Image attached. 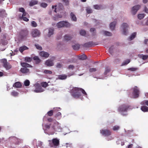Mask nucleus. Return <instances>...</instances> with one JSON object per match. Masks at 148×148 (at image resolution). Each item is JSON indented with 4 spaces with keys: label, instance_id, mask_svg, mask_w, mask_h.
Listing matches in <instances>:
<instances>
[{
    "label": "nucleus",
    "instance_id": "obj_32",
    "mask_svg": "<svg viewBox=\"0 0 148 148\" xmlns=\"http://www.w3.org/2000/svg\"><path fill=\"white\" fill-rule=\"evenodd\" d=\"M71 16L72 20L74 21H76L77 20L76 17L75 16L73 12L71 13Z\"/></svg>",
    "mask_w": 148,
    "mask_h": 148
},
{
    "label": "nucleus",
    "instance_id": "obj_33",
    "mask_svg": "<svg viewBox=\"0 0 148 148\" xmlns=\"http://www.w3.org/2000/svg\"><path fill=\"white\" fill-rule=\"evenodd\" d=\"M37 145L40 147V148H44V145L42 142L41 141H39L37 142Z\"/></svg>",
    "mask_w": 148,
    "mask_h": 148
},
{
    "label": "nucleus",
    "instance_id": "obj_29",
    "mask_svg": "<svg viewBox=\"0 0 148 148\" xmlns=\"http://www.w3.org/2000/svg\"><path fill=\"white\" fill-rule=\"evenodd\" d=\"M141 110L144 112H147L148 111V107L146 106H143L141 107Z\"/></svg>",
    "mask_w": 148,
    "mask_h": 148
},
{
    "label": "nucleus",
    "instance_id": "obj_59",
    "mask_svg": "<svg viewBox=\"0 0 148 148\" xmlns=\"http://www.w3.org/2000/svg\"><path fill=\"white\" fill-rule=\"evenodd\" d=\"M19 12L23 13L25 11V10L23 8H21L19 9Z\"/></svg>",
    "mask_w": 148,
    "mask_h": 148
},
{
    "label": "nucleus",
    "instance_id": "obj_44",
    "mask_svg": "<svg viewBox=\"0 0 148 148\" xmlns=\"http://www.w3.org/2000/svg\"><path fill=\"white\" fill-rule=\"evenodd\" d=\"M97 69L95 68H91L89 69V71L90 73H92L96 71Z\"/></svg>",
    "mask_w": 148,
    "mask_h": 148
},
{
    "label": "nucleus",
    "instance_id": "obj_56",
    "mask_svg": "<svg viewBox=\"0 0 148 148\" xmlns=\"http://www.w3.org/2000/svg\"><path fill=\"white\" fill-rule=\"evenodd\" d=\"M114 49V47L113 46H112L110 47L109 48V52L111 54L113 53V50Z\"/></svg>",
    "mask_w": 148,
    "mask_h": 148
},
{
    "label": "nucleus",
    "instance_id": "obj_9",
    "mask_svg": "<svg viewBox=\"0 0 148 148\" xmlns=\"http://www.w3.org/2000/svg\"><path fill=\"white\" fill-rule=\"evenodd\" d=\"M34 86L36 89L33 90V91L35 92L40 93L45 90V89L42 88L39 83H36L34 85Z\"/></svg>",
    "mask_w": 148,
    "mask_h": 148
},
{
    "label": "nucleus",
    "instance_id": "obj_31",
    "mask_svg": "<svg viewBox=\"0 0 148 148\" xmlns=\"http://www.w3.org/2000/svg\"><path fill=\"white\" fill-rule=\"evenodd\" d=\"M67 76L65 75H60L58 76V78L60 79H66Z\"/></svg>",
    "mask_w": 148,
    "mask_h": 148
},
{
    "label": "nucleus",
    "instance_id": "obj_14",
    "mask_svg": "<svg viewBox=\"0 0 148 148\" xmlns=\"http://www.w3.org/2000/svg\"><path fill=\"white\" fill-rule=\"evenodd\" d=\"M100 133L102 134L105 136H108L111 134V132L108 130H100Z\"/></svg>",
    "mask_w": 148,
    "mask_h": 148
},
{
    "label": "nucleus",
    "instance_id": "obj_35",
    "mask_svg": "<svg viewBox=\"0 0 148 148\" xmlns=\"http://www.w3.org/2000/svg\"><path fill=\"white\" fill-rule=\"evenodd\" d=\"M38 3V1H33L30 2L29 4V5L30 6H32L35 5L37 4Z\"/></svg>",
    "mask_w": 148,
    "mask_h": 148
},
{
    "label": "nucleus",
    "instance_id": "obj_23",
    "mask_svg": "<svg viewBox=\"0 0 148 148\" xmlns=\"http://www.w3.org/2000/svg\"><path fill=\"white\" fill-rule=\"evenodd\" d=\"M22 86L21 83L19 82H15L13 85V86L17 88H20Z\"/></svg>",
    "mask_w": 148,
    "mask_h": 148
},
{
    "label": "nucleus",
    "instance_id": "obj_37",
    "mask_svg": "<svg viewBox=\"0 0 148 148\" xmlns=\"http://www.w3.org/2000/svg\"><path fill=\"white\" fill-rule=\"evenodd\" d=\"M130 62V60L129 59H127L123 62L122 64V66L128 64Z\"/></svg>",
    "mask_w": 148,
    "mask_h": 148
},
{
    "label": "nucleus",
    "instance_id": "obj_2",
    "mask_svg": "<svg viewBox=\"0 0 148 148\" xmlns=\"http://www.w3.org/2000/svg\"><path fill=\"white\" fill-rule=\"evenodd\" d=\"M71 93L74 98H79L81 100H82L83 98L82 96V93L86 97H87V94L85 91L83 89L78 88H73L71 90Z\"/></svg>",
    "mask_w": 148,
    "mask_h": 148
},
{
    "label": "nucleus",
    "instance_id": "obj_13",
    "mask_svg": "<svg viewBox=\"0 0 148 148\" xmlns=\"http://www.w3.org/2000/svg\"><path fill=\"white\" fill-rule=\"evenodd\" d=\"M140 7L141 6L140 5H137L134 6L131 9V12L132 14L133 15H135Z\"/></svg>",
    "mask_w": 148,
    "mask_h": 148
},
{
    "label": "nucleus",
    "instance_id": "obj_10",
    "mask_svg": "<svg viewBox=\"0 0 148 148\" xmlns=\"http://www.w3.org/2000/svg\"><path fill=\"white\" fill-rule=\"evenodd\" d=\"M28 34V31L26 29L22 30L20 32V36L22 39H25Z\"/></svg>",
    "mask_w": 148,
    "mask_h": 148
},
{
    "label": "nucleus",
    "instance_id": "obj_49",
    "mask_svg": "<svg viewBox=\"0 0 148 148\" xmlns=\"http://www.w3.org/2000/svg\"><path fill=\"white\" fill-rule=\"evenodd\" d=\"M44 73L45 74H51L52 72L50 70H45L44 71Z\"/></svg>",
    "mask_w": 148,
    "mask_h": 148
},
{
    "label": "nucleus",
    "instance_id": "obj_58",
    "mask_svg": "<svg viewBox=\"0 0 148 148\" xmlns=\"http://www.w3.org/2000/svg\"><path fill=\"white\" fill-rule=\"evenodd\" d=\"M22 16H23V17H25V16L27 17L29 16V14L27 13H26L25 11L24 12H23V14Z\"/></svg>",
    "mask_w": 148,
    "mask_h": 148
},
{
    "label": "nucleus",
    "instance_id": "obj_47",
    "mask_svg": "<svg viewBox=\"0 0 148 148\" xmlns=\"http://www.w3.org/2000/svg\"><path fill=\"white\" fill-rule=\"evenodd\" d=\"M35 46L38 49L41 50L42 49V47L39 44H36L35 45Z\"/></svg>",
    "mask_w": 148,
    "mask_h": 148
},
{
    "label": "nucleus",
    "instance_id": "obj_51",
    "mask_svg": "<svg viewBox=\"0 0 148 148\" xmlns=\"http://www.w3.org/2000/svg\"><path fill=\"white\" fill-rule=\"evenodd\" d=\"M31 25L32 27H36L37 26V24L36 22L34 21H32L31 22Z\"/></svg>",
    "mask_w": 148,
    "mask_h": 148
},
{
    "label": "nucleus",
    "instance_id": "obj_30",
    "mask_svg": "<svg viewBox=\"0 0 148 148\" xmlns=\"http://www.w3.org/2000/svg\"><path fill=\"white\" fill-rule=\"evenodd\" d=\"M18 93L15 90H13L11 93V95L14 97L18 96Z\"/></svg>",
    "mask_w": 148,
    "mask_h": 148
},
{
    "label": "nucleus",
    "instance_id": "obj_15",
    "mask_svg": "<svg viewBox=\"0 0 148 148\" xmlns=\"http://www.w3.org/2000/svg\"><path fill=\"white\" fill-rule=\"evenodd\" d=\"M40 31L36 29L33 30L32 32V35L34 37H38L40 35Z\"/></svg>",
    "mask_w": 148,
    "mask_h": 148
},
{
    "label": "nucleus",
    "instance_id": "obj_8",
    "mask_svg": "<svg viewBox=\"0 0 148 148\" xmlns=\"http://www.w3.org/2000/svg\"><path fill=\"white\" fill-rule=\"evenodd\" d=\"M56 26L58 28H61L64 27H67L70 26V24L67 21H61L57 23L56 24Z\"/></svg>",
    "mask_w": 148,
    "mask_h": 148
},
{
    "label": "nucleus",
    "instance_id": "obj_46",
    "mask_svg": "<svg viewBox=\"0 0 148 148\" xmlns=\"http://www.w3.org/2000/svg\"><path fill=\"white\" fill-rule=\"evenodd\" d=\"M86 11L87 13L90 14L92 12V9L90 7H87L86 8Z\"/></svg>",
    "mask_w": 148,
    "mask_h": 148
},
{
    "label": "nucleus",
    "instance_id": "obj_27",
    "mask_svg": "<svg viewBox=\"0 0 148 148\" xmlns=\"http://www.w3.org/2000/svg\"><path fill=\"white\" fill-rule=\"evenodd\" d=\"M6 15L5 11L3 9H0V17H3Z\"/></svg>",
    "mask_w": 148,
    "mask_h": 148
},
{
    "label": "nucleus",
    "instance_id": "obj_20",
    "mask_svg": "<svg viewBox=\"0 0 148 148\" xmlns=\"http://www.w3.org/2000/svg\"><path fill=\"white\" fill-rule=\"evenodd\" d=\"M116 23V21H114L111 23L110 25V29L112 30H113L114 29Z\"/></svg>",
    "mask_w": 148,
    "mask_h": 148
},
{
    "label": "nucleus",
    "instance_id": "obj_53",
    "mask_svg": "<svg viewBox=\"0 0 148 148\" xmlns=\"http://www.w3.org/2000/svg\"><path fill=\"white\" fill-rule=\"evenodd\" d=\"M40 6L41 7H42L45 8L47 6V4L45 3H41Z\"/></svg>",
    "mask_w": 148,
    "mask_h": 148
},
{
    "label": "nucleus",
    "instance_id": "obj_43",
    "mask_svg": "<svg viewBox=\"0 0 148 148\" xmlns=\"http://www.w3.org/2000/svg\"><path fill=\"white\" fill-rule=\"evenodd\" d=\"M24 84L25 86H28L30 84V82L29 80H26L24 82Z\"/></svg>",
    "mask_w": 148,
    "mask_h": 148
},
{
    "label": "nucleus",
    "instance_id": "obj_5",
    "mask_svg": "<svg viewBox=\"0 0 148 148\" xmlns=\"http://www.w3.org/2000/svg\"><path fill=\"white\" fill-rule=\"evenodd\" d=\"M130 107V106L128 105L123 104L119 107L118 108V110L122 115L126 116L127 115V112Z\"/></svg>",
    "mask_w": 148,
    "mask_h": 148
},
{
    "label": "nucleus",
    "instance_id": "obj_57",
    "mask_svg": "<svg viewBox=\"0 0 148 148\" xmlns=\"http://www.w3.org/2000/svg\"><path fill=\"white\" fill-rule=\"evenodd\" d=\"M62 1L65 3V5H69V1L68 0H62Z\"/></svg>",
    "mask_w": 148,
    "mask_h": 148
},
{
    "label": "nucleus",
    "instance_id": "obj_48",
    "mask_svg": "<svg viewBox=\"0 0 148 148\" xmlns=\"http://www.w3.org/2000/svg\"><path fill=\"white\" fill-rule=\"evenodd\" d=\"M32 58L30 57H25V60L26 62H29L31 61Z\"/></svg>",
    "mask_w": 148,
    "mask_h": 148
},
{
    "label": "nucleus",
    "instance_id": "obj_28",
    "mask_svg": "<svg viewBox=\"0 0 148 148\" xmlns=\"http://www.w3.org/2000/svg\"><path fill=\"white\" fill-rule=\"evenodd\" d=\"M55 117L58 120L60 119L62 117L61 113L60 112H58L55 115Z\"/></svg>",
    "mask_w": 148,
    "mask_h": 148
},
{
    "label": "nucleus",
    "instance_id": "obj_63",
    "mask_svg": "<svg viewBox=\"0 0 148 148\" xmlns=\"http://www.w3.org/2000/svg\"><path fill=\"white\" fill-rule=\"evenodd\" d=\"M61 66H62V65L61 64L59 63H57V64L56 65V67L57 68H60L61 67Z\"/></svg>",
    "mask_w": 148,
    "mask_h": 148
},
{
    "label": "nucleus",
    "instance_id": "obj_18",
    "mask_svg": "<svg viewBox=\"0 0 148 148\" xmlns=\"http://www.w3.org/2000/svg\"><path fill=\"white\" fill-rule=\"evenodd\" d=\"M136 35L137 33L136 32L132 33L128 38V40L129 41L132 40L136 37Z\"/></svg>",
    "mask_w": 148,
    "mask_h": 148
},
{
    "label": "nucleus",
    "instance_id": "obj_42",
    "mask_svg": "<svg viewBox=\"0 0 148 148\" xmlns=\"http://www.w3.org/2000/svg\"><path fill=\"white\" fill-rule=\"evenodd\" d=\"M145 16V14H139L138 15V17L139 19H141L143 18Z\"/></svg>",
    "mask_w": 148,
    "mask_h": 148
},
{
    "label": "nucleus",
    "instance_id": "obj_61",
    "mask_svg": "<svg viewBox=\"0 0 148 148\" xmlns=\"http://www.w3.org/2000/svg\"><path fill=\"white\" fill-rule=\"evenodd\" d=\"M148 57L147 55H143L142 59L143 60H145Z\"/></svg>",
    "mask_w": 148,
    "mask_h": 148
},
{
    "label": "nucleus",
    "instance_id": "obj_41",
    "mask_svg": "<svg viewBox=\"0 0 148 148\" xmlns=\"http://www.w3.org/2000/svg\"><path fill=\"white\" fill-rule=\"evenodd\" d=\"M140 104L143 105H146L148 106V100H144L140 103Z\"/></svg>",
    "mask_w": 148,
    "mask_h": 148
},
{
    "label": "nucleus",
    "instance_id": "obj_52",
    "mask_svg": "<svg viewBox=\"0 0 148 148\" xmlns=\"http://www.w3.org/2000/svg\"><path fill=\"white\" fill-rule=\"evenodd\" d=\"M137 68L132 67L128 69V70L132 71H134L137 70Z\"/></svg>",
    "mask_w": 148,
    "mask_h": 148
},
{
    "label": "nucleus",
    "instance_id": "obj_4",
    "mask_svg": "<svg viewBox=\"0 0 148 148\" xmlns=\"http://www.w3.org/2000/svg\"><path fill=\"white\" fill-rule=\"evenodd\" d=\"M132 94H129V96L133 98H136L138 97L140 94L139 89L136 86H135L131 90Z\"/></svg>",
    "mask_w": 148,
    "mask_h": 148
},
{
    "label": "nucleus",
    "instance_id": "obj_45",
    "mask_svg": "<svg viewBox=\"0 0 148 148\" xmlns=\"http://www.w3.org/2000/svg\"><path fill=\"white\" fill-rule=\"evenodd\" d=\"M20 18L21 19H23L24 21H29V19L25 17H23V16H20Z\"/></svg>",
    "mask_w": 148,
    "mask_h": 148
},
{
    "label": "nucleus",
    "instance_id": "obj_24",
    "mask_svg": "<svg viewBox=\"0 0 148 148\" xmlns=\"http://www.w3.org/2000/svg\"><path fill=\"white\" fill-rule=\"evenodd\" d=\"M28 48L26 46L24 45L19 48V51L21 53H22L24 51L28 49Z\"/></svg>",
    "mask_w": 148,
    "mask_h": 148
},
{
    "label": "nucleus",
    "instance_id": "obj_40",
    "mask_svg": "<svg viewBox=\"0 0 148 148\" xmlns=\"http://www.w3.org/2000/svg\"><path fill=\"white\" fill-rule=\"evenodd\" d=\"M103 34L106 36H112V33L108 31H105L103 32Z\"/></svg>",
    "mask_w": 148,
    "mask_h": 148
},
{
    "label": "nucleus",
    "instance_id": "obj_3",
    "mask_svg": "<svg viewBox=\"0 0 148 148\" xmlns=\"http://www.w3.org/2000/svg\"><path fill=\"white\" fill-rule=\"evenodd\" d=\"M21 65L23 67L22 68L20 69V71L24 75H28L30 73L29 69L27 67H32L30 65L25 62H22L21 63Z\"/></svg>",
    "mask_w": 148,
    "mask_h": 148
},
{
    "label": "nucleus",
    "instance_id": "obj_39",
    "mask_svg": "<svg viewBox=\"0 0 148 148\" xmlns=\"http://www.w3.org/2000/svg\"><path fill=\"white\" fill-rule=\"evenodd\" d=\"M80 34L82 36H85L86 34V32L84 30H81L79 32Z\"/></svg>",
    "mask_w": 148,
    "mask_h": 148
},
{
    "label": "nucleus",
    "instance_id": "obj_11",
    "mask_svg": "<svg viewBox=\"0 0 148 148\" xmlns=\"http://www.w3.org/2000/svg\"><path fill=\"white\" fill-rule=\"evenodd\" d=\"M1 61L3 63V66L6 69V70H8L11 68V65L7 62L6 59H3Z\"/></svg>",
    "mask_w": 148,
    "mask_h": 148
},
{
    "label": "nucleus",
    "instance_id": "obj_50",
    "mask_svg": "<svg viewBox=\"0 0 148 148\" xmlns=\"http://www.w3.org/2000/svg\"><path fill=\"white\" fill-rule=\"evenodd\" d=\"M41 84V86L44 88L48 86V84L46 82H42Z\"/></svg>",
    "mask_w": 148,
    "mask_h": 148
},
{
    "label": "nucleus",
    "instance_id": "obj_54",
    "mask_svg": "<svg viewBox=\"0 0 148 148\" xmlns=\"http://www.w3.org/2000/svg\"><path fill=\"white\" fill-rule=\"evenodd\" d=\"M94 8L97 10H99L100 9V6L99 5H94L93 6Z\"/></svg>",
    "mask_w": 148,
    "mask_h": 148
},
{
    "label": "nucleus",
    "instance_id": "obj_38",
    "mask_svg": "<svg viewBox=\"0 0 148 148\" xmlns=\"http://www.w3.org/2000/svg\"><path fill=\"white\" fill-rule=\"evenodd\" d=\"M72 47L74 50H77L79 49V45L75 44L73 45Z\"/></svg>",
    "mask_w": 148,
    "mask_h": 148
},
{
    "label": "nucleus",
    "instance_id": "obj_64",
    "mask_svg": "<svg viewBox=\"0 0 148 148\" xmlns=\"http://www.w3.org/2000/svg\"><path fill=\"white\" fill-rule=\"evenodd\" d=\"M53 111H59L60 110V108H58V107H56V108H53Z\"/></svg>",
    "mask_w": 148,
    "mask_h": 148
},
{
    "label": "nucleus",
    "instance_id": "obj_62",
    "mask_svg": "<svg viewBox=\"0 0 148 148\" xmlns=\"http://www.w3.org/2000/svg\"><path fill=\"white\" fill-rule=\"evenodd\" d=\"M144 11L145 13H148V8L146 6L144 7Z\"/></svg>",
    "mask_w": 148,
    "mask_h": 148
},
{
    "label": "nucleus",
    "instance_id": "obj_34",
    "mask_svg": "<svg viewBox=\"0 0 148 148\" xmlns=\"http://www.w3.org/2000/svg\"><path fill=\"white\" fill-rule=\"evenodd\" d=\"M87 56L84 54L79 56V58L81 60H85L86 59Z\"/></svg>",
    "mask_w": 148,
    "mask_h": 148
},
{
    "label": "nucleus",
    "instance_id": "obj_55",
    "mask_svg": "<svg viewBox=\"0 0 148 148\" xmlns=\"http://www.w3.org/2000/svg\"><path fill=\"white\" fill-rule=\"evenodd\" d=\"M53 111L52 110H51L47 112V114L48 116H51L53 114Z\"/></svg>",
    "mask_w": 148,
    "mask_h": 148
},
{
    "label": "nucleus",
    "instance_id": "obj_6",
    "mask_svg": "<svg viewBox=\"0 0 148 148\" xmlns=\"http://www.w3.org/2000/svg\"><path fill=\"white\" fill-rule=\"evenodd\" d=\"M129 27L128 24L127 23H123L122 24L121 28L123 34L126 36L128 34Z\"/></svg>",
    "mask_w": 148,
    "mask_h": 148
},
{
    "label": "nucleus",
    "instance_id": "obj_7",
    "mask_svg": "<svg viewBox=\"0 0 148 148\" xmlns=\"http://www.w3.org/2000/svg\"><path fill=\"white\" fill-rule=\"evenodd\" d=\"M49 145L51 147H56L59 144V139L56 138H53L51 140H48Z\"/></svg>",
    "mask_w": 148,
    "mask_h": 148
},
{
    "label": "nucleus",
    "instance_id": "obj_60",
    "mask_svg": "<svg viewBox=\"0 0 148 148\" xmlns=\"http://www.w3.org/2000/svg\"><path fill=\"white\" fill-rule=\"evenodd\" d=\"M74 68V66L73 65H70L68 67V69H69L73 70Z\"/></svg>",
    "mask_w": 148,
    "mask_h": 148
},
{
    "label": "nucleus",
    "instance_id": "obj_12",
    "mask_svg": "<svg viewBox=\"0 0 148 148\" xmlns=\"http://www.w3.org/2000/svg\"><path fill=\"white\" fill-rule=\"evenodd\" d=\"M55 8L54 12H57L59 11L60 10H62L63 8V6L62 4L59 3L58 5L52 6V8L53 9Z\"/></svg>",
    "mask_w": 148,
    "mask_h": 148
},
{
    "label": "nucleus",
    "instance_id": "obj_36",
    "mask_svg": "<svg viewBox=\"0 0 148 148\" xmlns=\"http://www.w3.org/2000/svg\"><path fill=\"white\" fill-rule=\"evenodd\" d=\"M120 128L119 126L118 125H114L113 126L112 128V130L113 131H116L119 130Z\"/></svg>",
    "mask_w": 148,
    "mask_h": 148
},
{
    "label": "nucleus",
    "instance_id": "obj_19",
    "mask_svg": "<svg viewBox=\"0 0 148 148\" xmlns=\"http://www.w3.org/2000/svg\"><path fill=\"white\" fill-rule=\"evenodd\" d=\"M48 32L47 34L48 36L50 37L54 33V29L53 28H49L48 29Z\"/></svg>",
    "mask_w": 148,
    "mask_h": 148
},
{
    "label": "nucleus",
    "instance_id": "obj_17",
    "mask_svg": "<svg viewBox=\"0 0 148 148\" xmlns=\"http://www.w3.org/2000/svg\"><path fill=\"white\" fill-rule=\"evenodd\" d=\"M45 64L46 65L49 66H53L54 64L53 60L49 59L46 60L45 62Z\"/></svg>",
    "mask_w": 148,
    "mask_h": 148
},
{
    "label": "nucleus",
    "instance_id": "obj_22",
    "mask_svg": "<svg viewBox=\"0 0 148 148\" xmlns=\"http://www.w3.org/2000/svg\"><path fill=\"white\" fill-rule=\"evenodd\" d=\"M39 54L41 56L46 58L48 57L49 56L48 53L45 51H42Z\"/></svg>",
    "mask_w": 148,
    "mask_h": 148
},
{
    "label": "nucleus",
    "instance_id": "obj_1",
    "mask_svg": "<svg viewBox=\"0 0 148 148\" xmlns=\"http://www.w3.org/2000/svg\"><path fill=\"white\" fill-rule=\"evenodd\" d=\"M60 125V124L58 122L55 121L51 124H46L44 126L42 124V126L45 133L50 135L53 134L54 131L61 132L62 128Z\"/></svg>",
    "mask_w": 148,
    "mask_h": 148
},
{
    "label": "nucleus",
    "instance_id": "obj_26",
    "mask_svg": "<svg viewBox=\"0 0 148 148\" xmlns=\"http://www.w3.org/2000/svg\"><path fill=\"white\" fill-rule=\"evenodd\" d=\"M90 31L92 33V35L93 36H95L96 35V29L94 28H90Z\"/></svg>",
    "mask_w": 148,
    "mask_h": 148
},
{
    "label": "nucleus",
    "instance_id": "obj_25",
    "mask_svg": "<svg viewBox=\"0 0 148 148\" xmlns=\"http://www.w3.org/2000/svg\"><path fill=\"white\" fill-rule=\"evenodd\" d=\"M72 38V36L69 35H66L65 36L64 39L65 40L68 41L70 40Z\"/></svg>",
    "mask_w": 148,
    "mask_h": 148
},
{
    "label": "nucleus",
    "instance_id": "obj_16",
    "mask_svg": "<svg viewBox=\"0 0 148 148\" xmlns=\"http://www.w3.org/2000/svg\"><path fill=\"white\" fill-rule=\"evenodd\" d=\"M110 71V68L109 67H107L106 68L105 71L104 73V75H105V77H99V78H98L96 77H94V78H96L97 79H106V77L108 76L107 73H109Z\"/></svg>",
    "mask_w": 148,
    "mask_h": 148
},
{
    "label": "nucleus",
    "instance_id": "obj_21",
    "mask_svg": "<svg viewBox=\"0 0 148 148\" xmlns=\"http://www.w3.org/2000/svg\"><path fill=\"white\" fill-rule=\"evenodd\" d=\"M10 140L15 143H18V139L17 138L15 137H10L9 138Z\"/></svg>",
    "mask_w": 148,
    "mask_h": 148
}]
</instances>
